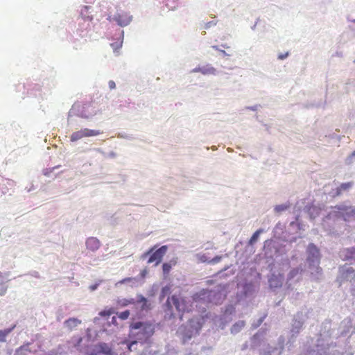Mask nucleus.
I'll return each instance as SVG.
<instances>
[{
  "label": "nucleus",
  "instance_id": "1",
  "mask_svg": "<svg viewBox=\"0 0 355 355\" xmlns=\"http://www.w3.org/2000/svg\"><path fill=\"white\" fill-rule=\"evenodd\" d=\"M155 333V327L150 322H137L130 326L129 338L130 342H125L128 350L132 352V347L139 343H148Z\"/></svg>",
  "mask_w": 355,
  "mask_h": 355
},
{
  "label": "nucleus",
  "instance_id": "2",
  "mask_svg": "<svg viewBox=\"0 0 355 355\" xmlns=\"http://www.w3.org/2000/svg\"><path fill=\"white\" fill-rule=\"evenodd\" d=\"M100 130H90L88 128L82 129L80 130L74 132L70 137L71 141H76L83 137L97 136L101 134Z\"/></svg>",
  "mask_w": 355,
  "mask_h": 355
},
{
  "label": "nucleus",
  "instance_id": "3",
  "mask_svg": "<svg viewBox=\"0 0 355 355\" xmlns=\"http://www.w3.org/2000/svg\"><path fill=\"white\" fill-rule=\"evenodd\" d=\"M166 305L169 309H171L172 305H173L178 311H184L185 309L184 300L175 295L168 297Z\"/></svg>",
  "mask_w": 355,
  "mask_h": 355
},
{
  "label": "nucleus",
  "instance_id": "4",
  "mask_svg": "<svg viewBox=\"0 0 355 355\" xmlns=\"http://www.w3.org/2000/svg\"><path fill=\"white\" fill-rule=\"evenodd\" d=\"M167 249L166 245H163L155 250L149 257L148 263H155L156 266L158 265L162 261L164 255L166 253Z\"/></svg>",
  "mask_w": 355,
  "mask_h": 355
},
{
  "label": "nucleus",
  "instance_id": "5",
  "mask_svg": "<svg viewBox=\"0 0 355 355\" xmlns=\"http://www.w3.org/2000/svg\"><path fill=\"white\" fill-rule=\"evenodd\" d=\"M114 20L121 26L128 25L132 20V17L125 12H117L114 17Z\"/></svg>",
  "mask_w": 355,
  "mask_h": 355
},
{
  "label": "nucleus",
  "instance_id": "6",
  "mask_svg": "<svg viewBox=\"0 0 355 355\" xmlns=\"http://www.w3.org/2000/svg\"><path fill=\"white\" fill-rule=\"evenodd\" d=\"M86 247L89 250L95 252L101 247V242L96 237H89L86 241Z\"/></svg>",
  "mask_w": 355,
  "mask_h": 355
},
{
  "label": "nucleus",
  "instance_id": "7",
  "mask_svg": "<svg viewBox=\"0 0 355 355\" xmlns=\"http://www.w3.org/2000/svg\"><path fill=\"white\" fill-rule=\"evenodd\" d=\"M308 252L309 254H312V257L309 256L308 260L311 261L312 262H314L315 261L314 259H315L316 263H318V262H319V259H318L319 250H318V248L313 244H310L308 246Z\"/></svg>",
  "mask_w": 355,
  "mask_h": 355
},
{
  "label": "nucleus",
  "instance_id": "8",
  "mask_svg": "<svg viewBox=\"0 0 355 355\" xmlns=\"http://www.w3.org/2000/svg\"><path fill=\"white\" fill-rule=\"evenodd\" d=\"M194 71L200 72L201 73L204 75H209V74H215L216 73V69L210 65L204 66L202 67H198L194 69Z\"/></svg>",
  "mask_w": 355,
  "mask_h": 355
},
{
  "label": "nucleus",
  "instance_id": "9",
  "mask_svg": "<svg viewBox=\"0 0 355 355\" xmlns=\"http://www.w3.org/2000/svg\"><path fill=\"white\" fill-rule=\"evenodd\" d=\"M135 303V300L133 298L126 299V298H119L116 301V304L118 307H124L127 306L130 304H134Z\"/></svg>",
  "mask_w": 355,
  "mask_h": 355
},
{
  "label": "nucleus",
  "instance_id": "10",
  "mask_svg": "<svg viewBox=\"0 0 355 355\" xmlns=\"http://www.w3.org/2000/svg\"><path fill=\"white\" fill-rule=\"evenodd\" d=\"M352 185L353 182H352L341 184L336 189V195H340L343 191L349 189Z\"/></svg>",
  "mask_w": 355,
  "mask_h": 355
},
{
  "label": "nucleus",
  "instance_id": "11",
  "mask_svg": "<svg viewBox=\"0 0 355 355\" xmlns=\"http://www.w3.org/2000/svg\"><path fill=\"white\" fill-rule=\"evenodd\" d=\"M80 320L73 318L66 320L65 324L70 330H71L74 327H77L79 324H80Z\"/></svg>",
  "mask_w": 355,
  "mask_h": 355
},
{
  "label": "nucleus",
  "instance_id": "12",
  "mask_svg": "<svg viewBox=\"0 0 355 355\" xmlns=\"http://www.w3.org/2000/svg\"><path fill=\"white\" fill-rule=\"evenodd\" d=\"M137 302L142 303L141 310L147 311V310H150L151 309L150 304L148 303L147 299L145 298L144 296L139 295V297H138Z\"/></svg>",
  "mask_w": 355,
  "mask_h": 355
},
{
  "label": "nucleus",
  "instance_id": "13",
  "mask_svg": "<svg viewBox=\"0 0 355 355\" xmlns=\"http://www.w3.org/2000/svg\"><path fill=\"white\" fill-rule=\"evenodd\" d=\"M245 326V322L243 321H239V322L235 323L232 327L231 328V332L233 334L239 332L243 327Z\"/></svg>",
  "mask_w": 355,
  "mask_h": 355
},
{
  "label": "nucleus",
  "instance_id": "14",
  "mask_svg": "<svg viewBox=\"0 0 355 355\" xmlns=\"http://www.w3.org/2000/svg\"><path fill=\"white\" fill-rule=\"evenodd\" d=\"M263 232V230L262 229H259V230H257L252 236V237L250 238V241H249V244L250 245H253L255 242H257L259 235L261 233Z\"/></svg>",
  "mask_w": 355,
  "mask_h": 355
},
{
  "label": "nucleus",
  "instance_id": "15",
  "mask_svg": "<svg viewBox=\"0 0 355 355\" xmlns=\"http://www.w3.org/2000/svg\"><path fill=\"white\" fill-rule=\"evenodd\" d=\"M171 291V286H166L162 288L161 294H160V300H163L166 295L170 293Z\"/></svg>",
  "mask_w": 355,
  "mask_h": 355
},
{
  "label": "nucleus",
  "instance_id": "16",
  "mask_svg": "<svg viewBox=\"0 0 355 355\" xmlns=\"http://www.w3.org/2000/svg\"><path fill=\"white\" fill-rule=\"evenodd\" d=\"M10 329L0 330V342H5L6 336L10 333Z\"/></svg>",
  "mask_w": 355,
  "mask_h": 355
},
{
  "label": "nucleus",
  "instance_id": "17",
  "mask_svg": "<svg viewBox=\"0 0 355 355\" xmlns=\"http://www.w3.org/2000/svg\"><path fill=\"white\" fill-rule=\"evenodd\" d=\"M172 264L171 263H164L162 265L163 272L164 275H168L171 271Z\"/></svg>",
  "mask_w": 355,
  "mask_h": 355
},
{
  "label": "nucleus",
  "instance_id": "18",
  "mask_svg": "<svg viewBox=\"0 0 355 355\" xmlns=\"http://www.w3.org/2000/svg\"><path fill=\"white\" fill-rule=\"evenodd\" d=\"M114 313L113 309H109L107 310H103L99 313V315L101 317L110 316Z\"/></svg>",
  "mask_w": 355,
  "mask_h": 355
},
{
  "label": "nucleus",
  "instance_id": "19",
  "mask_svg": "<svg viewBox=\"0 0 355 355\" xmlns=\"http://www.w3.org/2000/svg\"><path fill=\"white\" fill-rule=\"evenodd\" d=\"M118 316L121 320H126L130 316V311L128 310L121 312L118 314Z\"/></svg>",
  "mask_w": 355,
  "mask_h": 355
},
{
  "label": "nucleus",
  "instance_id": "20",
  "mask_svg": "<svg viewBox=\"0 0 355 355\" xmlns=\"http://www.w3.org/2000/svg\"><path fill=\"white\" fill-rule=\"evenodd\" d=\"M198 259L200 262H209V259L205 254H198Z\"/></svg>",
  "mask_w": 355,
  "mask_h": 355
},
{
  "label": "nucleus",
  "instance_id": "21",
  "mask_svg": "<svg viewBox=\"0 0 355 355\" xmlns=\"http://www.w3.org/2000/svg\"><path fill=\"white\" fill-rule=\"evenodd\" d=\"M287 208H288L287 205H277L275 207V211L277 212H280V211L286 210Z\"/></svg>",
  "mask_w": 355,
  "mask_h": 355
},
{
  "label": "nucleus",
  "instance_id": "22",
  "mask_svg": "<svg viewBox=\"0 0 355 355\" xmlns=\"http://www.w3.org/2000/svg\"><path fill=\"white\" fill-rule=\"evenodd\" d=\"M347 254H349V258H355V248H352L347 250Z\"/></svg>",
  "mask_w": 355,
  "mask_h": 355
},
{
  "label": "nucleus",
  "instance_id": "23",
  "mask_svg": "<svg viewBox=\"0 0 355 355\" xmlns=\"http://www.w3.org/2000/svg\"><path fill=\"white\" fill-rule=\"evenodd\" d=\"M222 259L221 256H216L214 258L209 261V263H216L219 262Z\"/></svg>",
  "mask_w": 355,
  "mask_h": 355
},
{
  "label": "nucleus",
  "instance_id": "24",
  "mask_svg": "<svg viewBox=\"0 0 355 355\" xmlns=\"http://www.w3.org/2000/svg\"><path fill=\"white\" fill-rule=\"evenodd\" d=\"M132 280V278L131 277H126L123 279L122 280L119 281V284H124L125 282H130Z\"/></svg>",
  "mask_w": 355,
  "mask_h": 355
},
{
  "label": "nucleus",
  "instance_id": "25",
  "mask_svg": "<svg viewBox=\"0 0 355 355\" xmlns=\"http://www.w3.org/2000/svg\"><path fill=\"white\" fill-rule=\"evenodd\" d=\"M288 55V53H281L278 55V58L279 60H284L285 59L287 56Z\"/></svg>",
  "mask_w": 355,
  "mask_h": 355
},
{
  "label": "nucleus",
  "instance_id": "26",
  "mask_svg": "<svg viewBox=\"0 0 355 355\" xmlns=\"http://www.w3.org/2000/svg\"><path fill=\"white\" fill-rule=\"evenodd\" d=\"M108 85H109V87L111 89H114L116 87L115 83L113 80H110L109 83H108Z\"/></svg>",
  "mask_w": 355,
  "mask_h": 355
},
{
  "label": "nucleus",
  "instance_id": "27",
  "mask_svg": "<svg viewBox=\"0 0 355 355\" xmlns=\"http://www.w3.org/2000/svg\"><path fill=\"white\" fill-rule=\"evenodd\" d=\"M297 272H298V270H297V269H294V270H291L290 272L291 277H293L294 275H295Z\"/></svg>",
  "mask_w": 355,
  "mask_h": 355
},
{
  "label": "nucleus",
  "instance_id": "28",
  "mask_svg": "<svg viewBox=\"0 0 355 355\" xmlns=\"http://www.w3.org/2000/svg\"><path fill=\"white\" fill-rule=\"evenodd\" d=\"M146 272H146V270H144L141 272V276H142L143 277H145V275H146Z\"/></svg>",
  "mask_w": 355,
  "mask_h": 355
},
{
  "label": "nucleus",
  "instance_id": "29",
  "mask_svg": "<svg viewBox=\"0 0 355 355\" xmlns=\"http://www.w3.org/2000/svg\"><path fill=\"white\" fill-rule=\"evenodd\" d=\"M153 250H154V248H151V249L148 252V254L151 253Z\"/></svg>",
  "mask_w": 355,
  "mask_h": 355
},
{
  "label": "nucleus",
  "instance_id": "30",
  "mask_svg": "<svg viewBox=\"0 0 355 355\" xmlns=\"http://www.w3.org/2000/svg\"><path fill=\"white\" fill-rule=\"evenodd\" d=\"M317 270H318V272H320L322 271V268H318Z\"/></svg>",
  "mask_w": 355,
  "mask_h": 355
},
{
  "label": "nucleus",
  "instance_id": "31",
  "mask_svg": "<svg viewBox=\"0 0 355 355\" xmlns=\"http://www.w3.org/2000/svg\"><path fill=\"white\" fill-rule=\"evenodd\" d=\"M136 346H137V345H135L134 347H132V351H134V350H136V349H137Z\"/></svg>",
  "mask_w": 355,
  "mask_h": 355
},
{
  "label": "nucleus",
  "instance_id": "32",
  "mask_svg": "<svg viewBox=\"0 0 355 355\" xmlns=\"http://www.w3.org/2000/svg\"><path fill=\"white\" fill-rule=\"evenodd\" d=\"M213 48H214V49H216V50H218V47H217V46H213Z\"/></svg>",
  "mask_w": 355,
  "mask_h": 355
},
{
  "label": "nucleus",
  "instance_id": "33",
  "mask_svg": "<svg viewBox=\"0 0 355 355\" xmlns=\"http://www.w3.org/2000/svg\"><path fill=\"white\" fill-rule=\"evenodd\" d=\"M221 51L223 54H226L225 51L222 50V51Z\"/></svg>",
  "mask_w": 355,
  "mask_h": 355
},
{
  "label": "nucleus",
  "instance_id": "34",
  "mask_svg": "<svg viewBox=\"0 0 355 355\" xmlns=\"http://www.w3.org/2000/svg\"><path fill=\"white\" fill-rule=\"evenodd\" d=\"M112 320H116V318H115V317H113V318H112Z\"/></svg>",
  "mask_w": 355,
  "mask_h": 355
},
{
  "label": "nucleus",
  "instance_id": "35",
  "mask_svg": "<svg viewBox=\"0 0 355 355\" xmlns=\"http://www.w3.org/2000/svg\"><path fill=\"white\" fill-rule=\"evenodd\" d=\"M354 62H355V60H354Z\"/></svg>",
  "mask_w": 355,
  "mask_h": 355
},
{
  "label": "nucleus",
  "instance_id": "36",
  "mask_svg": "<svg viewBox=\"0 0 355 355\" xmlns=\"http://www.w3.org/2000/svg\"><path fill=\"white\" fill-rule=\"evenodd\" d=\"M17 355H19V354Z\"/></svg>",
  "mask_w": 355,
  "mask_h": 355
}]
</instances>
